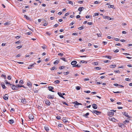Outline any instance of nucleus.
Listing matches in <instances>:
<instances>
[{"instance_id":"nucleus-1","label":"nucleus","mask_w":132,"mask_h":132,"mask_svg":"<svg viewBox=\"0 0 132 132\" xmlns=\"http://www.w3.org/2000/svg\"><path fill=\"white\" fill-rule=\"evenodd\" d=\"M116 110H110V111L109 112H108L107 114L108 116L111 117L113 116L114 114V112H116Z\"/></svg>"},{"instance_id":"nucleus-2","label":"nucleus","mask_w":132,"mask_h":132,"mask_svg":"<svg viewBox=\"0 0 132 132\" xmlns=\"http://www.w3.org/2000/svg\"><path fill=\"white\" fill-rule=\"evenodd\" d=\"M73 103L75 104L74 105V106L76 108H77L78 107V105H82L81 103H78L77 101Z\"/></svg>"},{"instance_id":"nucleus-3","label":"nucleus","mask_w":132,"mask_h":132,"mask_svg":"<svg viewBox=\"0 0 132 132\" xmlns=\"http://www.w3.org/2000/svg\"><path fill=\"white\" fill-rule=\"evenodd\" d=\"M12 89L14 90H17L18 89V88L15 85H12V86L11 87Z\"/></svg>"},{"instance_id":"nucleus-4","label":"nucleus","mask_w":132,"mask_h":132,"mask_svg":"<svg viewBox=\"0 0 132 132\" xmlns=\"http://www.w3.org/2000/svg\"><path fill=\"white\" fill-rule=\"evenodd\" d=\"M109 119L110 120L112 121L113 122H116L117 121V119H115L114 118H112L111 117H109Z\"/></svg>"},{"instance_id":"nucleus-5","label":"nucleus","mask_w":132,"mask_h":132,"mask_svg":"<svg viewBox=\"0 0 132 132\" xmlns=\"http://www.w3.org/2000/svg\"><path fill=\"white\" fill-rule=\"evenodd\" d=\"M93 113H94L95 114H96L97 115H98L99 114L101 113V112L98 111L97 110H94L93 112L92 111Z\"/></svg>"},{"instance_id":"nucleus-6","label":"nucleus","mask_w":132,"mask_h":132,"mask_svg":"<svg viewBox=\"0 0 132 132\" xmlns=\"http://www.w3.org/2000/svg\"><path fill=\"white\" fill-rule=\"evenodd\" d=\"M47 98L50 99H53L54 97V95H48V96L47 97Z\"/></svg>"},{"instance_id":"nucleus-7","label":"nucleus","mask_w":132,"mask_h":132,"mask_svg":"<svg viewBox=\"0 0 132 132\" xmlns=\"http://www.w3.org/2000/svg\"><path fill=\"white\" fill-rule=\"evenodd\" d=\"M34 116L32 114H31L29 115V118L30 120H33L34 119Z\"/></svg>"},{"instance_id":"nucleus-8","label":"nucleus","mask_w":132,"mask_h":132,"mask_svg":"<svg viewBox=\"0 0 132 132\" xmlns=\"http://www.w3.org/2000/svg\"><path fill=\"white\" fill-rule=\"evenodd\" d=\"M92 106L93 108L94 109H96L97 108V105L95 104H93Z\"/></svg>"},{"instance_id":"nucleus-9","label":"nucleus","mask_w":132,"mask_h":132,"mask_svg":"<svg viewBox=\"0 0 132 132\" xmlns=\"http://www.w3.org/2000/svg\"><path fill=\"white\" fill-rule=\"evenodd\" d=\"M45 103L46 104L48 105H50L51 104V103L50 101L47 100H45Z\"/></svg>"},{"instance_id":"nucleus-10","label":"nucleus","mask_w":132,"mask_h":132,"mask_svg":"<svg viewBox=\"0 0 132 132\" xmlns=\"http://www.w3.org/2000/svg\"><path fill=\"white\" fill-rule=\"evenodd\" d=\"M9 96L7 94H6L3 97V98L5 100H8Z\"/></svg>"},{"instance_id":"nucleus-11","label":"nucleus","mask_w":132,"mask_h":132,"mask_svg":"<svg viewBox=\"0 0 132 132\" xmlns=\"http://www.w3.org/2000/svg\"><path fill=\"white\" fill-rule=\"evenodd\" d=\"M123 114L125 115L128 118H131V117L130 116H129L128 114V113L126 112H123Z\"/></svg>"},{"instance_id":"nucleus-12","label":"nucleus","mask_w":132,"mask_h":132,"mask_svg":"<svg viewBox=\"0 0 132 132\" xmlns=\"http://www.w3.org/2000/svg\"><path fill=\"white\" fill-rule=\"evenodd\" d=\"M48 88L49 89V90L50 91H51L52 92H54V91L52 90V89H53L54 88L52 86H49L48 87Z\"/></svg>"},{"instance_id":"nucleus-13","label":"nucleus","mask_w":132,"mask_h":132,"mask_svg":"<svg viewBox=\"0 0 132 132\" xmlns=\"http://www.w3.org/2000/svg\"><path fill=\"white\" fill-rule=\"evenodd\" d=\"M44 129L47 132H48L49 130V127L47 126H45L44 127Z\"/></svg>"},{"instance_id":"nucleus-14","label":"nucleus","mask_w":132,"mask_h":132,"mask_svg":"<svg viewBox=\"0 0 132 132\" xmlns=\"http://www.w3.org/2000/svg\"><path fill=\"white\" fill-rule=\"evenodd\" d=\"M21 102L24 104H26V101L24 98L22 99L21 100Z\"/></svg>"},{"instance_id":"nucleus-15","label":"nucleus","mask_w":132,"mask_h":132,"mask_svg":"<svg viewBox=\"0 0 132 132\" xmlns=\"http://www.w3.org/2000/svg\"><path fill=\"white\" fill-rule=\"evenodd\" d=\"M66 2L67 3L70 4H71L72 5H73V2L69 0H67V1H66Z\"/></svg>"},{"instance_id":"nucleus-16","label":"nucleus","mask_w":132,"mask_h":132,"mask_svg":"<svg viewBox=\"0 0 132 132\" xmlns=\"http://www.w3.org/2000/svg\"><path fill=\"white\" fill-rule=\"evenodd\" d=\"M27 85L29 87H31V86L32 84L29 81H28L27 82Z\"/></svg>"},{"instance_id":"nucleus-17","label":"nucleus","mask_w":132,"mask_h":132,"mask_svg":"<svg viewBox=\"0 0 132 132\" xmlns=\"http://www.w3.org/2000/svg\"><path fill=\"white\" fill-rule=\"evenodd\" d=\"M77 63V62L75 61H72L71 63V64L72 65H76Z\"/></svg>"},{"instance_id":"nucleus-18","label":"nucleus","mask_w":132,"mask_h":132,"mask_svg":"<svg viewBox=\"0 0 132 132\" xmlns=\"http://www.w3.org/2000/svg\"><path fill=\"white\" fill-rule=\"evenodd\" d=\"M58 94L59 95L60 97H61L62 98H63L64 99V97L62 95V94L60 92H58Z\"/></svg>"},{"instance_id":"nucleus-19","label":"nucleus","mask_w":132,"mask_h":132,"mask_svg":"<svg viewBox=\"0 0 132 132\" xmlns=\"http://www.w3.org/2000/svg\"><path fill=\"white\" fill-rule=\"evenodd\" d=\"M84 8L83 7H80L78 9V11L80 12H81L82 10L83 9H84Z\"/></svg>"},{"instance_id":"nucleus-20","label":"nucleus","mask_w":132,"mask_h":132,"mask_svg":"<svg viewBox=\"0 0 132 132\" xmlns=\"http://www.w3.org/2000/svg\"><path fill=\"white\" fill-rule=\"evenodd\" d=\"M9 122L10 124L13 123L14 122V120L13 119H11V120H10L9 121Z\"/></svg>"},{"instance_id":"nucleus-21","label":"nucleus","mask_w":132,"mask_h":132,"mask_svg":"<svg viewBox=\"0 0 132 132\" xmlns=\"http://www.w3.org/2000/svg\"><path fill=\"white\" fill-rule=\"evenodd\" d=\"M60 81L59 80H56L55 81L54 83L55 84H58L60 83Z\"/></svg>"},{"instance_id":"nucleus-22","label":"nucleus","mask_w":132,"mask_h":132,"mask_svg":"<svg viewBox=\"0 0 132 132\" xmlns=\"http://www.w3.org/2000/svg\"><path fill=\"white\" fill-rule=\"evenodd\" d=\"M1 85L3 89H5L6 88V87L4 85L2 84Z\"/></svg>"},{"instance_id":"nucleus-23","label":"nucleus","mask_w":132,"mask_h":132,"mask_svg":"<svg viewBox=\"0 0 132 132\" xmlns=\"http://www.w3.org/2000/svg\"><path fill=\"white\" fill-rule=\"evenodd\" d=\"M116 65H110V67L111 68H114L116 66Z\"/></svg>"},{"instance_id":"nucleus-24","label":"nucleus","mask_w":132,"mask_h":132,"mask_svg":"<svg viewBox=\"0 0 132 132\" xmlns=\"http://www.w3.org/2000/svg\"><path fill=\"white\" fill-rule=\"evenodd\" d=\"M80 64H78L77 65H75L73 66V67H80Z\"/></svg>"},{"instance_id":"nucleus-25","label":"nucleus","mask_w":132,"mask_h":132,"mask_svg":"<svg viewBox=\"0 0 132 132\" xmlns=\"http://www.w3.org/2000/svg\"><path fill=\"white\" fill-rule=\"evenodd\" d=\"M59 62V61L58 60H56L54 63V64H57Z\"/></svg>"},{"instance_id":"nucleus-26","label":"nucleus","mask_w":132,"mask_h":132,"mask_svg":"<svg viewBox=\"0 0 132 132\" xmlns=\"http://www.w3.org/2000/svg\"><path fill=\"white\" fill-rule=\"evenodd\" d=\"M56 69H57V68H56L55 67H53L51 69V70H56Z\"/></svg>"},{"instance_id":"nucleus-27","label":"nucleus","mask_w":132,"mask_h":132,"mask_svg":"<svg viewBox=\"0 0 132 132\" xmlns=\"http://www.w3.org/2000/svg\"><path fill=\"white\" fill-rule=\"evenodd\" d=\"M94 69H95L97 70H100L101 69V68H100L98 67H96L94 68Z\"/></svg>"},{"instance_id":"nucleus-28","label":"nucleus","mask_w":132,"mask_h":132,"mask_svg":"<svg viewBox=\"0 0 132 132\" xmlns=\"http://www.w3.org/2000/svg\"><path fill=\"white\" fill-rule=\"evenodd\" d=\"M63 125L61 124H59L58 125V127H63Z\"/></svg>"},{"instance_id":"nucleus-29","label":"nucleus","mask_w":132,"mask_h":132,"mask_svg":"<svg viewBox=\"0 0 132 132\" xmlns=\"http://www.w3.org/2000/svg\"><path fill=\"white\" fill-rule=\"evenodd\" d=\"M129 122V120H125V121L123 122V123L126 124V123L127 122L128 123Z\"/></svg>"},{"instance_id":"nucleus-30","label":"nucleus","mask_w":132,"mask_h":132,"mask_svg":"<svg viewBox=\"0 0 132 132\" xmlns=\"http://www.w3.org/2000/svg\"><path fill=\"white\" fill-rule=\"evenodd\" d=\"M80 62L81 63H87V62L86 61H85L84 60H82L80 61Z\"/></svg>"},{"instance_id":"nucleus-31","label":"nucleus","mask_w":132,"mask_h":132,"mask_svg":"<svg viewBox=\"0 0 132 132\" xmlns=\"http://www.w3.org/2000/svg\"><path fill=\"white\" fill-rule=\"evenodd\" d=\"M19 83L20 84H22L23 83V81L22 80H20Z\"/></svg>"},{"instance_id":"nucleus-32","label":"nucleus","mask_w":132,"mask_h":132,"mask_svg":"<svg viewBox=\"0 0 132 132\" xmlns=\"http://www.w3.org/2000/svg\"><path fill=\"white\" fill-rule=\"evenodd\" d=\"M69 73V71H67L65 72H63V73L64 75H68Z\"/></svg>"},{"instance_id":"nucleus-33","label":"nucleus","mask_w":132,"mask_h":132,"mask_svg":"<svg viewBox=\"0 0 132 132\" xmlns=\"http://www.w3.org/2000/svg\"><path fill=\"white\" fill-rule=\"evenodd\" d=\"M105 57L110 59H111L112 57L111 56H106Z\"/></svg>"},{"instance_id":"nucleus-34","label":"nucleus","mask_w":132,"mask_h":132,"mask_svg":"<svg viewBox=\"0 0 132 132\" xmlns=\"http://www.w3.org/2000/svg\"><path fill=\"white\" fill-rule=\"evenodd\" d=\"M63 122H68L67 120L66 119H63Z\"/></svg>"},{"instance_id":"nucleus-35","label":"nucleus","mask_w":132,"mask_h":132,"mask_svg":"<svg viewBox=\"0 0 132 132\" xmlns=\"http://www.w3.org/2000/svg\"><path fill=\"white\" fill-rule=\"evenodd\" d=\"M63 61H64L65 62H66L67 61L66 60V59L65 58H60Z\"/></svg>"},{"instance_id":"nucleus-36","label":"nucleus","mask_w":132,"mask_h":132,"mask_svg":"<svg viewBox=\"0 0 132 132\" xmlns=\"http://www.w3.org/2000/svg\"><path fill=\"white\" fill-rule=\"evenodd\" d=\"M10 24V23L9 22H7L5 23H4V24L5 26H6Z\"/></svg>"},{"instance_id":"nucleus-37","label":"nucleus","mask_w":132,"mask_h":132,"mask_svg":"<svg viewBox=\"0 0 132 132\" xmlns=\"http://www.w3.org/2000/svg\"><path fill=\"white\" fill-rule=\"evenodd\" d=\"M84 92L85 93H89L90 92L89 90H87V91H84Z\"/></svg>"},{"instance_id":"nucleus-38","label":"nucleus","mask_w":132,"mask_h":132,"mask_svg":"<svg viewBox=\"0 0 132 132\" xmlns=\"http://www.w3.org/2000/svg\"><path fill=\"white\" fill-rule=\"evenodd\" d=\"M78 29L79 30H82V29H84V27L82 26H81V27H79L78 28Z\"/></svg>"},{"instance_id":"nucleus-39","label":"nucleus","mask_w":132,"mask_h":132,"mask_svg":"<svg viewBox=\"0 0 132 132\" xmlns=\"http://www.w3.org/2000/svg\"><path fill=\"white\" fill-rule=\"evenodd\" d=\"M24 16L27 20H29V18L26 15H25Z\"/></svg>"},{"instance_id":"nucleus-40","label":"nucleus","mask_w":132,"mask_h":132,"mask_svg":"<svg viewBox=\"0 0 132 132\" xmlns=\"http://www.w3.org/2000/svg\"><path fill=\"white\" fill-rule=\"evenodd\" d=\"M1 76V77H4V79H6V76L5 75H3V74H2Z\"/></svg>"},{"instance_id":"nucleus-41","label":"nucleus","mask_w":132,"mask_h":132,"mask_svg":"<svg viewBox=\"0 0 132 132\" xmlns=\"http://www.w3.org/2000/svg\"><path fill=\"white\" fill-rule=\"evenodd\" d=\"M11 79V77L10 76H9L7 77V79L9 80H10Z\"/></svg>"},{"instance_id":"nucleus-42","label":"nucleus","mask_w":132,"mask_h":132,"mask_svg":"<svg viewBox=\"0 0 132 132\" xmlns=\"http://www.w3.org/2000/svg\"><path fill=\"white\" fill-rule=\"evenodd\" d=\"M76 89L79 90L80 89V87L79 86H77L76 87Z\"/></svg>"},{"instance_id":"nucleus-43","label":"nucleus","mask_w":132,"mask_h":132,"mask_svg":"<svg viewBox=\"0 0 132 132\" xmlns=\"http://www.w3.org/2000/svg\"><path fill=\"white\" fill-rule=\"evenodd\" d=\"M63 55V53H59L58 54V55H59V56H62Z\"/></svg>"},{"instance_id":"nucleus-44","label":"nucleus","mask_w":132,"mask_h":132,"mask_svg":"<svg viewBox=\"0 0 132 132\" xmlns=\"http://www.w3.org/2000/svg\"><path fill=\"white\" fill-rule=\"evenodd\" d=\"M99 14V13H94V15L95 16L98 15Z\"/></svg>"},{"instance_id":"nucleus-45","label":"nucleus","mask_w":132,"mask_h":132,"mask_svg":"<svg viewBox=\"0 0 132 132\" xmlns=\"http://www.w3.org/2000/svg\"><path fill=\"white\" fill-rule=\"evenodd\" d=\"M64 68V66H62L61 67H60L59 68L60 69H63Z\"/></svg>"},{"instance_id":"nucleus-46","label":"nucleus","mask_w":132,"mask_h":132,"mask_svg":"<svg viewBox=\"0 0 132 132\" xmlns=\"http://www.w3.org/2000/svg\"><path fill=\"white\" fill-rule=\"evenodd\" d=\"M16 86L18 87H21L22 86H23L22 85H16Z\"/></svg>"},{"instance_id":"nucleus-47","label":"nucleus","mask_w":132,"mask_h":132,"mask_svg":"<svg viewBox=\"0 0 132 132\" xmlns=\"http://www.w3.org/2000/svg\"><path fill=\"white\" fill-rule=\"evenodd\" d=\"M96 35H97L98 36V37H100L101 36V34L100 33H99V34H96Z\"/></svg>"},{"instance_id":"nucleus-48","label":"nucleus","mask_w":132,"mask_h":132,"mask_svg":"<svg viewBox=\"0 0 132 132\" xmlns=\"http://www.w3.org/2000/svg\"><path fill=\"white\" fill-rule=\"evenodd\" d=\"M113 92L114 93H121L122 92H119V91H117V92Z\"/></svg>"},{"instance_id":"nucleus-49","label":"nucleus","mask_w":132,"mask_h":132,"mask_svg":"<svg viewBox=\"0 0 132 132\" xmlns=\"http://www.w3.org/2000/svg\"><path fill=\"white\" fill-rule=\"evenodd\" d=\"M14 111V109L13 108H12L11 109L10 111L13 112V111Z\"/></svg>"},{"instance_id":"nucleus-50","label":"nucleus","mask_w":132,"mask_h":132,"mask_svg":"<svg viewBox=\"0 0 132 132\" xmlns=\"http://www.w3.org/2000/svg\"><path fill=\"white\" fill-rule=\"evenodd\" d=\"M125 80L126 81H130V79L128 78H126L125 79Z\"/></svg>"},{"instance_id":"nucleus-51","label":"nucleus","mask_w":132,"mask_h":132,"mask_svg":"<svg viewBox=\"0 0 132 132\" xmlns=\"http://www.w3.org/2000/svg\"><path fill=\"white\" fill-rule=\"evenodd\" d=\"M22 47V46H17L16 47V48H17L19 49V48H21Z\"/></svg>"},{"instance_id":"nucleus-52","label":"nucleus","mask_w":132,"mask_h":132,"mask_svg":"<svg viewBox=\"0 0 132 132\" xmlns=\"http://www.w3.org/2000/svg\"><path fill=\"white\" fill-rule=\"evenodd\" d=\"M119 51V50L118 49H117L116 50L114 51L115 53H117Z\"/></svg>"},{"instance_id":"nucleus-53","label":"nucleus","mask_w":132,"mask_h":132,"mask_svg":"<svg viewBox=\"0 0 132 132\" xmlns=\"http://www.w3.org/2000/svg\"><path fill=\"white\" fill-rule=\"evenodd\" d=\"M59 26V24H55L54 26V27H56L57 26Z\"/></svg>"},{"instance_id":"nucleus-54","label":"nucleus","mask_w":132,"mask_h":132,"mask_svg":"<svg viewBox=\"0 0 132 132\" xmlns=\"http://www.w3.org/2000/svg\"><path fill=\"white\" fill-rule=\"evenodd\" d=\"M107 19L108 20H112V19L113 18H110L108 16V17H107Z\"/></svg>"},{"instance_id":"nucleus-55","label":"nucleus","mask_w":132,"mask_h":132,"mask_svg":"<svg viewBox=\"0 0 132 132\" xmlns=\"http://www.w3.org/2000/svg\"><path fill=\"white\" fill-rule=\"evenodd\" d=\"M46 34L49 36H50L51 35V34L50 33H49L48 32H46Z\"/></svg>"},{"instance_id":"nucleus-56","label":"nucleus","mask_w":132,"mask_h":132,"mask_svg":"<svg viewBox=\"0 0 132 132\" xmlns=\"http://www.w3.org/2000/svg\"><path fill=\"white\" fill-rule=\"evenodd\" d=\"M80 17V16L79 15H77L76 16V18L77 19V18H79Z\"/></svg>"},{"instance_id":"nucleus-57","label":"nucleus","mask_w":132,"mask_h":132,"mask_svg":"<svg viewBox=\"0 0 132 132\" xmlns=\"http://www.w3.org/2000/svg\"><path fill=\"white\" fill-rule=\"evenodd\" d=\"M32 33V32H28L27 33V34L28 35H30Z\"/></svg>"},{"instance_id":"nucleus-58","label":"nucleus","mask_w":132,"mask_h":132,"mask_svg":"<svg viewBox=\"0 0 132 132\" xmlns=\"http://www.w3.org/2000/svg\"><path fill=\"white\" fill-rule=\"evenodd\" d=\"M56 118L57 119H60L61 118L60 116H57L56 117Z\"/></svg>"},{"instance_id":"nucleus-59","label":"nucleus","mask_w":132,"mask_h":132,"mask_svg":"<svg viewBox=\"0 0 132 132\" xmlns=\"http://www.w3.org/2000/svg\"><path fill=\"white\" fill-rule=\"evenodd\" d=\"M89 113L88 112L86 113L85 115V116L86 117L87 116L89 115Z\"/></svg>"},{"instance_id":"nucleus-60","label":"nucleus","mask_w":132,"mask_h":132,"mask_svg":"<svg viewBox=\"0 0 132 132\" xmlns=\"http://www.w3.org/2000/svg\"><path fill=\"white\" fill-rule=\"evenodd\" d=\"M121 42H124L126 41V40L124 39H121L120 40Z\"/></svg>"},{"instance_id":"nucleus-61","label":"nucleus","mask_w":132,"mask_h":132,"mask_svg":"<svg viewBox=\"0 0 132 132\" xmlns=\"http://www.w3.org/2000/svg\"><path fill=\"white\" fill-rule=\"evenodd\" d=\"M63 103L67 106H68V104L66 103L65 102H63Z\"/></svg>"},{"instance_id":"nucleus-62","label":"nucleus","mask_w":132,"mask_h":132,"mask_svg":"<svg viewBox=\"0 0 132 132\" xmlns=\"http://www.w3.org/2000/svg\"><path fill=\"white\" fill-rule=\"evenodd\" d=\"M83 1H78V3L80 4H81L82 3H83Z\"/></svg>"},{"instance_id":"nucleus-63","label":"nucleus","mask_w":132,"mask_h":132,"mask_svg":"<svg viewBox=\"0 0 132 132\" xmlns=\"http://www.w3.org/2000/svg\"><path fill=\"white\" fill-rule=\"evenodd\" d=\"M69 14V13H65V16H67V15H68Z\"/></svg>"},{"instance_id":"nucleus-64","label":"nucleus","mask_w":132,"mask_h":132,"mask_svg":"<svg viewBox=\"0 0 132 132\" xmlns=\"http://www.w3.org/2000/svg\"><path fill=\"white\" fill-rule=\"evenodd\" d=\"M114 40L116 41H119L120 40L119 39L116 38H114Z\"/></svg>"}]
</instances>
